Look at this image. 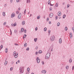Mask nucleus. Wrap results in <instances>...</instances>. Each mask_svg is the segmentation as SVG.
<instances>
[{
	"instance_id": "57",
	"label": "nucleus",
	"mask_w": 74,
	"mask_h": 74,
	"mask_svg": "<svg viewBox=\"0 0 74 74\" xmlns=\"http://www.w3.org/2000/svg\"><path fill=\"white\" fill-rule=\"evenodd\" d=\"M51 51H53V47H52V49H51Z\"/></svg>"
},
{
	"instance_id": "61",
	"label": "nucleus",
	"mask_w": 74,
	"mask_h": 74,
	"mask_svg": "<svg viewBox=\"0 0 74 74\" xmlns=\"http://www.w3.org/2000/svg\"><path fill=\"white\" fill-rule=\"evenodd\" d=\"M19 33L20 34H21V33H22V31H19Z\"/></svg>"
},
{
	"instance_id": "51",
	"label": "nucleus",
	"mask_w": 74,
	"mask_h": 74,
	"mask_svg": "<svg viewBox=\"0 0 74 74\" xmlns=\"http://www.w3.org/2000/svg\"><path fill=\"white\" fill-rule=\"evenodd\" d=\"M10 30L11 32V34H12V32L11 31V29H10Z\"/></svg>"
},
{
	"instance_id": "3",
	"label": "nucleus",
	"mask_w": 74,
	"mask_h": 74,
	"mask_svg": "<svg viewBox=\"0 0 74 74\" xmlns=\"http://www.w3.org/2000/svg\"><path fill=\"white\" fill-rule=\"evenodd\" d=\"M55 36L54 35L51 36V37L50 38V40L51 41H53L55 40Z\"/></svg>"
},
{
	"instance_id": "4",
	"label": "nucleus",
	"mask_w": 74,
	"mask_h": 74,
	"mask_svg": "<svg viewBox=\"0 0 74 74\" xmlns=\"http://www.w3.org/2000/svg\"><path fill=\"white\" fill-rule=\"evenodd\" d=\"M36 60H37V62L38 63H40V59H39V57H38L37 58Z\"/></svg>"
},
{
	"instance_id": "10",
	"label": "nucleus",
	"mask_w": 74,
	"mask_h": 74,
	"mask_svg": "<svg viewBox=\"0 0 74 74\" xmlns=\"http://www.w3.org/2000/svg\"><path fill=\"white\" fill-rule=\"evenodd\" d=\"M70 38H72V37H73V34H72V33H71L70 34Z\"/></svg>"
},
{
	"instance_id": "14",
	"label": "nucleus",
	"mask_w": 74,
	"mask_h": 74,
	"mask_svg": "<svg viewBox=\"0 0 74 74\" xmlns=\"http://www.w3.org/2000/svg\"><path fill=\"white\" fill-rule=\"evenodd\" d=\"M2 14L3 16H5V12H3Z\"/></svg>"
},
{
	"instance_id": "54",
	"label": "nucleus",
	"mask_w": 74,
	"mask_h": 74,
	"mask_svg": "<svg viewBox=\"0 0 74 74\" xmlns=\"http://www.w3.org/2000/svg\"><path fill=\"white\" fill-rule=\"evenodd\" d=\"M16 1L17 3H18L19 2V0H16Z\"/></svg>"
},
{
	"instance_id": "42",
	"label": "nucleus",
	"mask_w": 74,
	"mask_h": 74,
	"mask_svg": "<svg viewBox=\"0 0 74 74\" xmlns=\"http://www.w3.org/2000/svg\"><path fill=\"white\" fill-rule=\"evenodd\" d=\"M26 9H25L24 11V14L26 13Z\"/></svg>"
},
{
	"instance_id": "32",
	"label": "nucleus",
	"mask_w": 74,
	"mask_h": 74,
	"mask_svg": "<svg viewBox=\"0 0 74 74\" xmlns=\"http://www.w3.org/2000/svg\"><path fill=\"white\" fill-rule=\"evenodd\" d=\"M14 26H16V23H14L13 24Z\"/></svg>"
},
{
	"instance_id": "52",
	"label": "nucleus",
	"mask_w": 74,
	"mask_h": 74,
	"mask_svg": "<svg viewBox=\"0 0 74 74\" xmlns=\"http://www.w3.org/2000/svg\"><path fill=\"white\" fill-rule=\"evenodd\" d=\"M72 30H74V27H73L72 28Z\"/></svg>"
},
{
	"instance_id": "22",
	"label": "nucleus",
	"mask_w": 74,
	"mask_h": 74,
	"mask_svg": "<svg viewBox=\"0 0 74 74\" xmlns=\"http://www.w3.org/2000/svg\"><path fill=\"white\" fill-rule=\"evenodd\" d=\"M57 26H60V23L58 22L57 24Z\"/></svg>"
},
{
	"instance_id": "26",
	"label": "nucleus",
	"mask_w": 74,
	"mask_h": 74,
	"mask_svg": "<svg viewBox=\"0 0 74 74\" xmlns=\"http://www.w3.org/2000/svg\"><path fill=\"white\" fill-rule=\"evenodd\" d=\"M40 16H37V19H40Z\"/></svg>"
},
{
	"instance_id": "47",
	"label": "nucleus",
	"mask_w": 74,
	"mask_h": 74,
	"mask_svg": "<svg viewBox=\"0 0 74 74\" xmlns=\"http://www.w3.org/2000/svg\"><path fill=\"white\" fill-rule=\"evenodd\" d=\"M38 49V47L36 46V49Z\"/></svg>"
},
{
	"instance_id": "44",
	"label": "nucleus",
	"mask_w": 74,
	"mask_h": 74,
	"mask_svg": "<svg viewBox=\"0 0 74 74\" xmlns=\"http://www.w3.org/2000/svg\"><path fill=\"white\" fill-rule=\"evenodd\" d=\"M49 21V18H47V21Z\"/></svg>"
},
{
	"instance_id": "39",
	"label": "nucleus",
	"mask_w": 74,
	"mask_h": 74,
	"mask_svg": "<svg viewBox=\"0 0 74 74\" xmlns=\"http://www.w3.org/2000/svg\"><path fill=\"white\" fill-rule=\"evenodd\" d=\"M6 22H5L4 23H3V25H6Z\"/></svg>"
},
{
	"instance_id": "19",
	"label": "nucleus",
	"mask_w": 74,
	"mask_h": 74,
	"mask_svg": "<svg viewBox=\"0 0 74 74\" xmlns=\"http://www.w3.org/2000/svg\"><path fill=\"white\" fill-rule=\"evenodd\" d=\"M21 32H23V31H24V29H23V28H21Z\"/></svg>"
},
{
	"instance_id": "27",
	"label": "nucleus",
	"mask_w": 74,
	"mask_h": 74,
	"mask_svg": "<svg viewBox=\"0 0 74 74\" xmlns=\"http://www.w3.org/2000/svg\"><path fill=\"white\" fill-rule=\"evenodd\" d=\"M47 27H45L44 29V31H45V32H46V31H47Z\"/></svg>"
},
{
	"instance_id": "46",
	"label": "nucleus",
	"mask_w": 74,
	"mask_h": 74,
	"mask_svg": "<svg viewBox=\"0 0 74 74\" xmlns=\"http://www.w3.org/2000/svg\"><path fill=\"white\" fill-rule=\"evenodd\" d=\"M58 16H56V19H58Z\"/></svg>"
},
{
	"instance_id": "45",
	"label": "nucleus",
	"mask_w": 74,
	"mask_h": 74,
	"mask_svg": "<svg viewBox=\"0 0 74 74\" xmlns=\"http://www.w3.org/2000/svg\"><path fill=\"white\" fill-rule=\"evenodd\" d=\"M35 30L36 31H37V27H36L35 28Z\"/></svg>"
},
{
	"instance_id": "9",
	"label": "nucleus",
	"mask_w": 74,
	"mask_h": 74,
	"mask_svg": "<svg viewBox=\"0 0 74 74\" xmlns=\"http://www.w3.org/2000/svg\"><path fill=\"white\" fill-rule=\"evenodd\" d=\"M15 16V15L14 13V14H12L11 15V18H13V17H14Z\"/></svg>"
},
{
	"instance_id": "7",
	"label": "nucleus",
	"mask_w": 74,
	"mask_h": 74,
	"mask_svg": "<svg viewBox=\"0 0 74 74\" xmlns=\"http://www.w3.org/2000/svg\"><path fill=\"white\" fill-rule=\"evenodd\" d=\"M61 14L62 13H61V12H59L58 13V15L59 16H60Z\"/></svg>"
},
{
	"instance_id": "63",
	"label": "nucleus",
	"mask_w": 74,
	"mask_h": 74,
	"mask_svg": "<svg viewBox=\"0 0 74 74\" xmlns=\"http://www.w3.org/2000/svg\"><path fill=\"white\" fill-rule=\"evenodd\" d=\"M49 24H51V21H50L49 22Z\"/></svg>"
},
{
	"instance_id": "1",
	"label": "nucleus",
	"mask_w": 74,
	"mask_h": 74,
	"mask_svg": "<svg viewBox=\"0 0 74 74\" xmlns=\"http://www.w3.org/2000/svg\"><path fill=\"white\" fill-rule=\"evenodd\" d=\"M51 56V54H50V53H47L46 55V57L45 58V59H48L49 58H50Z\"/></svg>"
},
{
	"instance_id": "18",
	"label": "nucleus",
	"mask_w": 74,
	"mask_h": 74,
	"mask_svg": "<svg viewBox=\"0 0 74 74\" xmlns=\"http://www.w3.org/2000/svg\"><path fill=\"white\" fill-rule=\"evenodd\" d=\"M25 21H23L22 22V25H25Z\"/></svg>"
},
{
	"instance_id": "13",
	"label": "nucleus",
	"mask_w": 74,
	"mask_h": 74,
	"mask_svg": "<svg viewBox=\"0 0 74 74\" xmlns=\"http://www.w3.org/2000/svg\"><path fill=\"white\" fill-rule=\"evenodd\" d=\"M5 53H7V52H8V48H6L5 49Z\"/></svg>"
},
{
	"instance_id": "29",
	"label": "nucleus",
	"mask_w": 74,
	"mask_h": 74,
	"mask_svg": "<svg viewBox=\"0 0 74 74\" xmlns=\"http://www.w3.org/2000/svg\"><path fill=\"white\" fill-rule=\"evenodd\" d=\"M66 15H65V14L63 16V18H65V17H66Z\"/></svg>"
},
{
	"instance_id": "24",
	"label": "nucleus",
	"mask_w": 74,
	"mask_h": 74,
	"mask_svg": "<svg viewBox=\"0 0 74 74\" xmlns=\"http://www.w3.org/2000/svg\"><path fill=\"white\" fill-rule=\"evenodd\" d=\"M37 38H35L34 39V41L35 42H36V41H37Z\"/></svg>"
},
{
	"instance_id": "55",
	"label": "nucleus",
	"mask_w": 74,
	"mask_h": 74,
	"mask_svg": "<svg viewBox=\"0 0 74 74\" xmlns=\"http://www.w3.org/2000/svg\"><path fill=\"white\" fill-rule=\"evenodd\" d=\"M50 10L52 11V8H50Z\"/></svg>"
},
{
	"instance_id": "35",
	"label": "nucleus",
	"mask_w": 74,
	"mask_h": 74,
	"mask_svg": "<svg viewBox=\"0 0 74 74\" xmlns=\"http://www.w3.org/2000/svg\"><path fill=\"white\" fill-rule=\"evenodd\" d=\"M69 4H68L67 5V8H69V7H70L69 6Z\"/></svg>"
},
{
	"instance_id": "49",
	"label": "nucleus",
	"mask_w": 74,
	"mask_h": 74,
	"mask_svg": "<svg viewBox=\"0 0 74 74\" xmlns=\"http://www.w3.org/2000/svg\"><path fill=\"white\" fill-rule=\"evenodd\" d=\"M24 36H25V38H26V37L27 35L26 34H24Z\"/></svg>"
},
{
	"instance_id": "28",
	"label": "nucleus",
	"mask_w": 74,
	"mask_h": 74,
	"mask_svg": "<svg viewBox=\"0 0 74 74\" xmlns=\"http://www.w3.org/2000/svg\"><path fill=\"white\" fill-rule=\"evenodd\" d=\"M7 64V61H6L5 62L4 65H6Z\"/></svg>"
},
{
	"instance_id": "17",
	"label": "nucleus",
	"mask_w": 74,
	"mask_h": 74,
	"mask_svg": "<svg viewBox=\"0 0 74 74\" xmlns=\"http://www.w3.org/2000/svg\"><path fill=\"white\" fill-rule=\"evenodd\" d=\"M38 53H42V51L41 50H39L38 52Z\"/></svg>"
},
{
	"instance_id": "37",
	"label": "nucleus",
	"mask_w": 74,
	"mask_h": 74,
	"mask_svg": "<svg viewBox=\"0 0 74 74\" xmlns=\"http://www.w3.org/2000/svg\"><path fill=\"white\" fill-rule=\"evenodd\" d=\"M27 51H29V47H28L26 49Z\"/></svg>"
},
{
	"instance_id": "62",
	"label": "nucleus",
	"mask_w": 74,
	"mask_h": 74,
	"mask_svg": "<svg viewBox=\"0 0 74 74\" xmlns=\"http://www.w3.org/2000/svg\"><path fill=\"white\" fill-rule=\"evenodd\" d=\"M16 14H18V12L16 11Z\"/></svg>"
},
{
	"instance_id": "30",
	"label": "nucleus",
	"mask_w": 74,
	"mask_h": 74,
	"mask_svg": "<svg viewBox=\"0 0 74 74\" xmlns=\"http://www.w3.org/2000/svg\"><path fill=\"white\" fill-rule=\"evenodd\" d=\"M65 30H66V31H67V27H65Z\"/></svg>"
},
{
	"instance_id": "2",
	"label": "nucleus",
	"mask_w": 74,
	"mask_h": 74,
	"mask_svg": "<svg viewBox=\"0 0 74 74\" xmlns=\"http://www.w3.org/2000/svg\"><path fill=\"white\" fill-rule=\"evenodd\" d=\"M24 69V67H21L19 69L20 73L22 74L23 73V70Z\"/></svg>"
},
{
	"instance_id": "6",
	"label": "nucleus",
	"mask_w": 74,
	"mask_h": 74,
	"mask_svg": "<svg viewBox=\"0 0 74 74\" xmlns=\"http://www.w3.org/2000/svg\"><path fill=\"white\" fill-rule=\"evenodd\" d=\"M47 72V71L45 70H42V71H41V73H44V74L45 73Z\"/></svg>"
},
{
	"instance_id": "60",
	"label": "nucleus",
	"mask_w": 74,
	"mask_h": 74,
	"mask_svg": "<svg viewBox=\"0 0 74 74\" xmlns=\"http://www.w3.org/2000/svg\"><path fill=\"white\" fill-rule=\"evenodd\" d=\"M14 64V62H12V64Z\"/></svg>"
},
{
	"instance_id": "23",
	"label": "nucleus",
	"mask_w": 74,
	"mask_h": 74,
	"mask_svg": "<svg viewBox=\"0 0 74 74\" xmlns=\"http://www.w3.org/2000/svg\"><path fill=\"white\" fill-rule=\"evenodd\" d=\"M27 3H30V0H27Z\"/></svg>"
},
{
	"instance_id": "40",
	"label": "nucleus",
	"mask_w": 74,
	"mask_h": 74,
	"mask_svg": "<svg viewBox=\"0 0 74 74\" xmlns=\"http://www.w3.org/2000/svg\"><path fill=\"white\" fill-rule=\"evenodd\" d=\"M24 32L26 33V29H25L24 31Z\"/></svg>"
},
{
	"instance_id": "33",
	"label": "nucleus",
	"mask_w": 74,
	"mask_h": 74,
	"mask_svg": "<svg viewBox=\"0 0 74 74\" xmlns=\"http://www.w3.org/2000/svg\"><path fill=\"white\" fill-rule=\"evenodd\" d=\"M56 6L57 7H58V3H57L56 5Z\"/></svg>"
},
{
	"instance_id": "64",
	"label": "nucleus",
	"mask_w": 74,
	"mask_h": 74,
	"mask_svg": "<svg viewBox=\"0 0 74 74\" xmlns=\"http://www.w3.org/2000/svg\"><path fill=\"white\" fill-rule=\"evenodd\" d=\"M7 6V5L6 4H5V5H4V6L5 7V6Z\"/></svg>"
},
{
	"instance_id": "20",
	"label": "nucleus",
	"mask_w": 74,
	"mask_h": 74,
	"mask_svg": "<svg viewBox=\"0 0 74 74\" xmlns=\"http://www.w3.org/2000/svg\"><path fill=\"white\" fill-rule=\"evenodd\" d=\"M27 46V43H25L24 45V47H26Z\"/></svg>"
},
{
	"instance_id": "43",
	"label": "nucleus",
	"mask_w": 74,
	"mask_h": 74,
	"mask_svg": "<svg viewBox=\"0 0 74 74\" xmlns=\"http://www.w3.org/2000/svg\"><path fill=\"white\" fill-rule=\"evenodd\" d=\"M13 2V0H10V3H12Z\"/></svg>"
},
{
	"instance_id": "8",
	"label": "nucleus",
	"mask_w": 74,
	"mask_h": 74,
	"mask_svg": "<svg viewBox=\"0 0 74 74\" xmlns=\"http://www.w3.org/2000/svg\"><path fill=\"white\" fill-rule=\"evenodd\" d=\"M53 16V13H50L49 14V17H50V18H51V17H52Z\"/></svg>"
},
{
	"instance_id": "48",
	"label": "nucleus",
	"mask_w": 74,
	"mask_h": 74,
	"mask_svg": "<svg viewBox=\"0 0 74 74\" xmlns=\"http://www.w3.org/2000/svg\"><path fill=\"white\" fill-rule=\"evenodd\" d=\"M14 45H16H16H18V44H16V43H15V44H14Z\"/></svg>"
},
{
	"instance_id": "5",
	"label": "nucleus",
	"mask_w": 74,
	"mask_h": 74,
	"mask_svg": "<svg viewBox=\"0 0 74 74\" xmlns=\"http://www.w3.org/2000/svg\"><path fill=\"white\" fill-rule=\"evenodd\" d=\"M21 18V13L19 14L18 16V19H20Z\"/></svg>"
},
{
	"instance_id": "41",
	"label": "nucleus",
	"mask_w": 74,
	"mask_h": 74,
	"mask_svg": "<svg viewBox=\"0 0 74 74\" xmlns=\"http://www.w3.org/2000/svg\"><path fill=\"white\" fill-rule=\"evenodd\" d=\"M13 69V68L12 67H11L10 68V71H12V69Z\"/></svg>"
},
{
	"instance_id": "12",
	"label": "nucleus",
	"mask_w": 74,
	"mask_h": 74,
	"mask_svg": "<svg viewBox=\"0 0 74 74\" xmlns=\"http://www.w3.org/2000/svg\"><path fill=\"white\" fill-rule=\"evenodd\" d=\"M14 58H18V55H17V54H16L14 55Z\"/></svg>"
},
{
	"instance_id": "50",
	"label": "nucleus",
	"mask_w": 74,
	"mask_h": 74,
	"mask_svg": "<svg viewBox=\"0 0 74 74\" xmlns=\"http://www.w3.org/2000/svg\"><path fill=\"white\" fill-rule=\"evenodd\" d=\"M3 45H1V49L2 48H3Z\"/></svg>"
},
{
	"instance_id": "36",
	"label": "nucleus",
	"mask_w": 74,
	"mask_h": 74,
	"mask_svg": "<svg viewBox=\"0 0 74 74\" xmlns=\"http://www.w3.org/2000/svg\"><path fill=\"white\" fill-rule=\"evenodd\" d=\"M14 32L15 33H17V31L16 30H15L14 31Z\"/></svg>"
},
{
	"instance_id": "25",
	"label": "nucleus",
	"mask_w": 74,
	"mask_h": 74,
	"mask_svg": "<svg viewBox=\"0 0 74 74\" xmlns=\"http://www.w3.org/2000/svg\"><path fill=\"white\" fill-rule=\"evenodd\" d=\"M27 71H30V68H29L28 67L27 68Z\"/></svg>"
},
{
	"instance_id": "11",
	"label": "nucleus",
	"mask_w": 74,
	"mask_h": 74,
	"mask_svg": "<svg viewBox=\"0 0 74 74\" xmlns=\"http://www.w3.org/2000/svg\"><path fill=\"white\" fill-rule=\"evenodd\" d=\"M62 39L60 38L59 40V42L60 44H61L62 43Z\"/></svg>"
},
{
	"instance_id": "16",
	"label": "nucleus",
	"mask_w": 74,
	"mask_h": 74,
	"mask_svg": "<svg viewBox=\"0 0 74 74\" xmlns=\"http://www.w3.org/2000/svg\"><path fill=\"white\" fill-rule=\"evenodd\" d=\"M69 63H71L72 62V59H70L69 61Z\"/></svg>"
},
{
	"instance_id": "21",
	"label": "nucleus",
	"mask_w": 74,
	"mask_h": 74,
	"mask_svg": "<svg viewBox=\"0 0 74 74\" xmlns=\"http://www.w3.org/2000/svg\"><path fill=\"white\" fill-rule=\"evenodd\" d=\"M48 4H51V1L49 0L48 2Z\"/></svg>"
},
{
	"instance_id": "58",
	"label": "nucleus",
	"mask_w": 74,
	"mask_h": 74,
	"mask_svg": "<svg viewBox=\"0 0 74 74\" xmlns=\"http://www.w3.org/2000/svg\"><path fill=\"white\" fill-rule=\"evenodd\" d=\"M42 64H43V65L44 64H44V62L42 61Z\"/></svg>"
},
{
	"instance_id": "15",
	"label": "nucleus",
	"mask_w": 74,
	"mask_h": 74,
	"mask_svg": "<svg viewBox=\"0 0 74 74\" xmlns=\"http://www.w3.org/2000/svg\"><path fill=\"white\" fill-rule=\"evenodd\" d=\"M15 55H16V51H14L13 53V56H14Z\"/></svg>"
},
{
	"instance_id": "38",
	"label": "nucleus",
	"mask_w": 74,
	"mask_h": 74,
	"mask_svg": "<svg viewBox=\"0 0 74 74\" xmlns=\"http://www.w3.org/2000/svg\"><path fill=\"white\" fill-rule=\"evenodd\" d=\"M48 32L49 34H50V33L51 32V30H48Z\"/></svg>"
},
{
	"instance_id": "59",
	"label": "nucleus",
	"mask_w": 74,
	"mask_h": 74,
	"mask_svg": "<svg viewBox=\"0 0 74 74\" xmlns=\"http://www.w3.org/2000/svg\"><path fill=\"white\" fill-rule=\"evenodd\" d=\"M50 5H51V6H52L53 5V4L52 5V4L50 3Z\"/></svg>"
},
{
	"instance_id": "53",
	"label": "nucleus",
	"mask_w": 74,
	"mask_h": 74,
	"mask_svg": "<svg viewBox=\"0 0 74 74\" xmlns=\"http://www.w3.org/2000/svg\"><path fill=\"white\" fill-rule=\"evenodd\" d=\"M74 66H73L72 67V70H74Z\"/></svg>"
},
{
	"instance_id": "56",
	"label": "nucleus",
	"mask_w": 74,
	"mask_h": 74,
	"mask_svg": "<svg viewBox=\"0 0 74 74\" xmlns=\"http://www.w3.org/2000/svg\"><path fill=\"white\" fill-rule=\"evenodd\" d=\"M18 63H20V61H19V60H18Z\"/></svg>"
},
{
	"instance_id": "31",
	"label": "nucleus",
	"mask_w": 74,
	"mask_h": 74,
	"mask_svg": "<svg viewBox=\"0 0 74 74\" xmlns=\"http://www.w3.org/2000/svg\"><path fill=\"white\" fill-rule=\"evenodd\" d=\"M36 55H38V52L36 51L35 53Z\"/></svg>"
},
{
	"instance_id": "34",
	"label": "nucleus",
	"mask_w": 74,
	"mask_h": 74,
	"mask_svg": "<svg viewBox=\"0 0 74 74\" xmlns=\"http://www.w3.org/2000/svg\"><path fill=\"white\" fill-rule=\"evenodd\" d=\"M66 69H69V66L67 65L66 67Z\"/></svg>"
}]
</instances>
